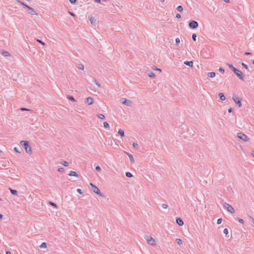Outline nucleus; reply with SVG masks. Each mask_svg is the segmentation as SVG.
I'll return each mask as SVG.
<instances>
[{
  "label": "nucleus",
  "mask_w": 254,
  "mask_h": 254,
  "mask_svg": "<svg viewBox=\"0 0 254 254\" xmlns=\"http://www.w3.org/2000/svg\"><path fill=\"white\" fill-rule=\"evenodd\" d=\"M20 144L25 148L27 153H30L32 152L31 147L29 146V142L27 141H21Z\"/></svg>",
  "instance_id": "nucleus-1"
},
{
  "label": "nucleus",
  "mask_w": 254,
  "mask_h": 254,
  "mask_svg": "<svg viewBox=\"0 0 254 254\" xmlns=\"http://www.w3.org/2000/svg\"><path fill=\"white\" fill-rule=\"evenodd\" d=\"M144 239L149 245L152 246H155L156 245V241L152 237L146 235L144 236Z\"/></svg>",
  "instance_id": "nucleus-2"
},
{
  "label": "nucleus",
  "mask_w": 254,
  "mask_h": 254,
  "mask_svg": "<svg viewBox=\"0 0 254 254\" xmlns=\"http://www.w3.org/2000/svg\"><path fill=\"white\" fill-rule=\"evenodd\" d=\"M237 136L238 138L245 142H249L250 141V138L246 134L242 132H238L237 133Z\"/></svg>",
  "instance_id": "nucleus-3"
},
{
  "label": "nucleus",
  "mask_w": 254,
  "mask_h": 254,
  "mask_svg": "<svg viewBox=\"0 0 254 254\" xmlns=\"http://www.w3.org/2000/svg\"><path fill=\"white\" fill-rule=\"evenodd\" d=\"M222 205L225 208L227 209L228 211L230 212V213H234L235 212V210L233 207L228 203L224 202L222 204Z\"/></svg>",
  "instance_id": "nucleus-4"
},
{
  "label": "nucleus",
  "mask_w": 254,
  "mask_h": 254,
  "mask_svg": "<svg viewBox=\"0 0 254 254\" xmlns=\"http://www.w3.org/2000/svg\"><path fill=\"white\" fill-rule=\"evenodd\" d=\"M232 99L233 100V101L238 105V106L239 107H242V103H241V99L239 97H238L237 95H233V97H232Z\"/></svg>",
  "instance_id": "nucleus-5"
},
{
  "label": "nucleus",
  "mask_w": 254,
  "mask_h": 254,
  "mask_svg": "<svg viewBox=\"0 0 254 254\" xmlns=\"http://www.w3.org/2000/svg\"><path fill=\"white\" fill-rule=\"evenodd\" d=\"M120 101L123 104H125V105H126L127 106H131L132 102L129 100H127L126 98H122L120 100Z\"/></svg>",
  "instance_id": "nucleus-6"
},
{
  "label": "nucleus",
  "mask_w": 254,
  "mask_h": 254,
  "mask_svg": "<svg viewBox=\"0 0 254 254\" xmlns=\"http://www.w3.org/2000/svg\"><path fill=\"white\" fill-rule=\"evenodd\" d=\"M189 26L192 29H195L198 27V24L197 22L194 20H192L189 23Z\"/></svg>",
  "instance_id": "nucleus-7"
},
{
  "label": "nucleus",
  "mask_w": 254,
  "mask_h": 254,
  "mask_svg": "<svg viewBox=\"0 0 254 254\" xmlns=\"http://www.w3.org/2000/svg\"><path fill=\"white\" fill-rule=\"evenodd\" d=\"M234 73L240 79L244 80V76L243 72L241 70L237 69Z\"/></svg>",
  "instance_id": "nucleus-8"
},
{
  "label": "nucleus",
  "mask_w": 254,
  "mask_h": 254,
  "mask_svg": "<svg viewBox=\"0 0 254 254\" xmlns=\"http://www.w3.org/2000/svg\"><path fill=\"white\" fill-rule=\"evenodd\" d=\"M92 190L94 193L99 195L102 197H104V195L103 194V193H102L100 192L99 189L96 186L93 187V189H92Z\"/></svg>",
  "instance_id": "nucleus-9"
},
{
  "label": "nucleus",
  "mask_w": 254,
  "mask_h": 254,
  "mask_svg": "<svg viewBox=\"0 0 254 254\" xmlns=\"http://www.w3.org/2000/svg\"><path fill=\"white\" fill-rule=\"evenodd\" d=\"M93 103V98L89 97H88L87 98H86V101H85V103L89 105H90L92 104Z\"/></svg>",
  "instance_id": "nucleus-10"
},
{
  "label": "nucleus",
  "mask_w": 254,
  "mask_h": 254,
  "mask_svg": "<svg viewBox=\"0 0 254 254\" xmlns=\"http://www.w3.org/2000/svg\"><path fill=\"white\" fill-rule=\"evenodd\" d=\"M89 20L92 25H96V24L97 23V19L95 17L91 16L89 18Z\"/></svg>",
  "instance_id": "nucleus-11"
},
{
  "label": "nucleus",
  "mask_w": 254,
  "mask_h": 254,
  "mask_svg": "<svg viewBox=\"0 0 254 254\" xmlns=\"http://www.w3.org/2000/svg\"><path fill=\"white\" fill-rule=\"evenodd\" d=\"M176 223L179 225V226H183L184 225V222L183 220L179 217L176 218Z\"/></svg>",
  "instance_id": "nucleus-12"
},
{
  "label": "nucleus",
  "mask_w": 254,
  "mask_h": 254,
  "mask_svg": "<svg viewBox=\"0 0 254 254\" xmlns=\"http://www.w3.org/2000/svg\"><path fill=\"white\" fill-rule=\"evenodd\" d=\"M28 13L31 14H35L37 15V12L34 10V9L32 8L31 7H30L28 9Z\"/></svg>",
  "instance_id": "nucleus-13"
},
{
  "label": "nucleus",
  "mask_w": 254,
  "mask_h": 254,
  "mask_svg": "<svg viewBox=\"0 0 254 254\" xmlns=\"http://www.w3.org/2000/svg\"><path fill=\"white\" fill-rule=\"evenodd\" d=\"M127 155V156H128L129 158V160H130V161L132 163H133L134 162V160L133 159V157L132 156V155L127 152H125Z\"/></svg>",
  "instance_id": "nucleus-14"
},
{
  "label": "nucleus",
  "mask_w": 254,
  "mask_h": 254,
  "mask_svg": "<svg viewBox=\"0 0 254 254\" xmlns=\"http://www.w3.org/2000/svg\"><path fill=\"white\" fill-rule=\"evenodd\" d=\"M218 96L220 98V99L222 101H224L226 99L225 96L223 93H220L218 94Z\"/></svg>",
  "instance_id": "nucleus-15"
},
{
  "label": "nucleus",
  "mask_w": 254,
  "mask_h": 254,
  "mask_svg": "<svg viewBox=\"0 0 254 254\" xmlns=\"http://www.w3.org/2000/svg\"><path fill=\"white\" fill-rule=\"evenodd\" d=\"M215 75L216 74L214 72H210L207 73V76L210 78L214 77Z\"/></svg>",
  "instance_id": "nucleus-16"
},
{
  "label": "nucleus",
  "mask_w": 254,
  "mask_h": 254,
  "mask_svg": "<svg viewBox=\"0 0 254 254\" xmlns=\"http://www.w3.org/2000/svg\"><path fill=\"white\" fill-rule=\"evenodd\" d=\"M184 64L189 66L192 67L193 65V62L192 61H186Z\"/></svg>",
  "instance_id": "nucleus-17"
},
{
  "label": "nucleus",
  "mask_w": 254,
  "mask_h": 254,
  "mask_svg": "<svg viewBox=\"0 0 254 254\" xmlns=\"http://www.w3.org/2000/svg\"><path fill=\"white\" fill-rule=\"evenodd\" d=\"M68 175L70 176H78L77 174L75 172L73 171H70L69 173L68 174Z\"/></svg>",
  "instance_id": "nucleus-18"
},
{
  "label": "nucleus",
  "mask_w": 254,
  "mask_h": 254,
  "mask_svg": "<svg viewBox=\"0 0 254 254\" xmlns=\"http://www.w3.org/2000/svg\"><path fill=\"white\" fill-rule=\"evenodd\" d=\"M228 64V66L229 67V68H231V70L234 72H235L236 70L237 69L236 68H235L232 64Z\"/></svg>",
  "instance_id": "nucleus-19"
},
{
  "label": "nucleus",
  "mask_w": 254,
  "mask_h": 254,
  "mask_svg": "<svg viewBox=\"0 0 254 254\" xmlns=\"http://www.w3.org/2000/svg\"><path fill=\"white\" fill-rule=\"evenodd\" d=\"M1 53L4 57H7V56H10V54L8 52L5 51H2Z\"/></svg>",
  "instance_id": "nucleus-20"
},
{
  "label": "nucleus",
  "mask_w": 254,
  "mask_h": 254,
  "mask_svg": "<svg viewBox=\"0 0 254 254\" xmlns=\"http://www.w3.org/2000/svg\"><path fill=\"white\" fill-rule=\"evenodd\" d=\"M9 190L10 191V192L12 194H14V195H17V191L15 190H12L11 189V188H9Z\"/></svg>",
  "instance_id": "nucleus-21"
},
{
  "label": "nucleus",
  "mask_w": 254,
  "mask_h": 254,
  "mask_svg": "<svg viewBox=\"0 0 254 254\" xmlns=\"http://www.w3.org/2000/svg\"><path fill=\"white\" fill-rule=\"evenodd\" d=\"M118 133L122 136H125L124 131L121 129H119Z\"/></svg>",
  "instance_id": "nucleus-22"
},
{
  "label": "nucleus",
  "mask_w": 254,
  "mask_h": 254,
  "mask_svg": "<svg viewBox=\"0 0 254 254\" xmlns=\"http://www.w3.org/2000/svg\"><path fill=\"white\" fill-rule=\"evenodd\" d=\"M147 75L150 77L152 78H154L155 77V75L154 73L152 72H149L147 73Z\"/></svg>",
  "instance_id": "nucleus-23"
},
{
  "label": "nucleus",
  "mask_w": 254,
  "mask_h": 254,
  "mask_svg": "<svg viewBox=\"0 0 254 254\" xmlns=\"http://www.w3.org/2000/svg\"><path fill=\"white\" fill-rule=\"evenodd\" d=\"M175 241L176 243L179 245H182L183 244V242L180 239L177 238L176 239Z\"/></svg>",
  "instance_id": "nucleus-24"
},
{
  "label": "nucleus",
  "mask_w": 254,
  "mask_h": 254,
  "mask_svg": "<svg viewBox=\"0 0 254 254\" xmlns=\"http://www.w3.org/2000/svg\"><path fill=\"white\" fill-rule=\"evenodd\" d=\"M41 248H47V244L45 242L42 243L40 246Z\"/></svg>",
  "instance_id": "nucleus-25"
},
{
  "label": "nucleus",
  "mask_w": 254,
  "mask_h": 254,
  "mask_svg": "<svg viewBox=\"0 0 254 254\" xmlns=\"http://www.w3.org/2000/svg\"><path fill=\"white\" fill-rule=\"evenodd\" d=\"M93 82L96 84L97 85L99 88H101V85L95 79H94L93 80Z\"/></svg>",
  "instance_id": "nucleus-26"
},
{
  "label": "nucleus",
  "mask_w": 254,
  "mask_h": 254,
  "mask_svg": "<svg viewBox=\"0 0 254 254\" xmlns=\"http://www.w3.org/2000/svg\"><path fill=\"white\" fill-rule=\"evenodd\" d=\"M18 1L19 2H20V3H21V4L23 5V7H24V8H27L29 9V8L30 7V6H29L27 5V4H26L24 3L23 2H21V1H19V0H18Z\"/></svg>",
  "instance_id": "nucleus-27"
},
{
  "label": "nucleus",
  "mask_w": 254,
  "mask_h": 254,
  "mask_svg": "<svg viewBox=\"0 0 254 254\" xmlns=\"http://www.w3.org/2000/svg\"><path fill=\"white\" fill-rule=\"evenodd\" d=\"M14 150L15 151L18 153H21V151L19 150H22L21 147H19V148L17 147H14Z\"/></svg>",
  "instance_id": "nucleus-28"
},
{
  "label": "nucleus",
  "mask_w": 254,
  "mask_h": 254,
  "mask_svg": "<svg viewBox=\"0 0 254 254\" xmlns=\"http://www.w3.org/2000/svg\"><path fill=\"white\" fill-rule=\"evenodd\" d=\"M78 68L79 69H81V70H84V65L82 64H78Z\"/></svg>",
  "instance_id": "nucleus-29"
},
{
  "label": "nucleus",
  "mask_w": 254,
  "mask_h": 254,
  "mask_svg": "<svg viewBox=\"0 0 254 254\" xmlns=\"http://www.w3.org/2000/svg\"><path fill=\"white\" fill-rule=\"evenodd\" d=\"M242 65L246 69H247L248 71H250L249 67H248V65L247 64H245L242 63Z\"/></svg>",
  "instance_id": "nucleus-30"
},
{
  "label": "nucleus",
  "mask_w": 254,
  "mask_h": 254,
  "mask_svg": "<svg viewBox=\"0 0 254 254\" xmlns=\"http://www.w3.org/2000/svg\"><path fill=\"white\" fill-rule=\"evenodd\" d=\"M177 10H178L180 12H182L183 10V7H182V6L181 5H179L177 7Z\"/></svg>",
  "instance_id": "nucleus-31"
},
{
  "label": "nucleus",
  "mask_w": 254,
  "mask_h": 254,
  "mask_svg": "<svg viewBox=\"0 0 254 254\" xmlns=\"http://www.w3.org/2000/svg\"><path fill=\"white\" fill-rule=\"evenodd\" d=\"M126 176L128 178H131L132 177L131 173L128 172H126Z\"/></svg>",
  "instance_id": "nucleus-32"
},
{
  "label": "nucleus",
  "mask_w": 254,
  "mask_h": 254,
  "mask_svg": "<svg viewBox=\"0 0 254 254\" xmlns=\"http://www.w3.org/2000/svg\"><path fill=\"white\" fill-rule=\"evenodd\" d=\"M67 98H68L69 100H71V101H73V102L75 101V100L74 98H73V96H72L68 95V96H67Z\"/></svg>",
  "instance_id": "nucleus-33"
},
{
  "label": "nucleus",
  "mask_w": 254,
  "mask_h": 254,
  "mask_svg": "<svg viewBox=\"0 0 254 254\" xmlns=\"http://www.w3.org/2000/svg\"><path fill=\"white\" fill-rule=\"evenodd\" d=\"M104 127L105 128H109V125L107 122H104Z\"/></svg>",
  "instance_id": "nucleus-34"
},
{
  "label": "nucleus",
  "mask_w": 254,
  "mask_h": 254,
  "mask_svg": "<svg viewBox=\"0 0 254 254\" xmlns=\"http://www.w3.org/2000/svg\"><path fill=\"white\" fill-rule=\"evenodd\" d=\"M98 117L101 119H105V116L103 114H99L98 115Z\"/></svg>",
  "instance_id": "nucleus-35"
},
{
  "label": "nucleus",
  "mask_w": 254,
  "mask_h": 254,
  "mask_svg": "<svg viewBox=\"0 0 254 254\" xmlns=\"http://www.w3.org/2000/svg\"><path fill=\"white\" fill-rule=\"evenodd\" d=\"M196 38V35L195 34H192V39L193 41H195Z\"/></svg>",
  "instance_id": "nucleus-36"
},
{
  "label": "nucleus",
  "mask_w": 254,
  "mask_h": 254,
  "mask_svg": "<svg viewBox=\"0 0 254 254\" xmlns=\"http://www.w3.org/2000/svg\"><path fill=\"white\" fill-rule=\"evenodd\" d=\"M62 164L63 166L66 167L68 165V163L67 161H64Z\"/></svg>",
  "instance_id": "nucleus-37"
},
{
  "label": "nucleus",
  "mask_w": 254,
  "mask_h": 254,
  "mask_svg": "<svg viewBox=\"0 0 254 254\" xmlns=\"http://www.w3.org/2000/svg\"><path fill=\"white\" fill-rule=\"evenodd\" d=\"M132 146H133V147L134 148H138V145L137 143H135V142H133L132 143Z\"/></svg>",
  "instance_id": "nucleus-38"
},
{
  "label": "nucleus",
  "mask_w": 254,
  "mask_h": 254,
  "mask_svg": "<svg viewBox=\"0 0 254 254\" xmlns=\"http://www.w3.org/2000/svg\"><path fill=\"white\" fill-rule=\"evenodd\" d=\"M161 206H162V208L163 209H167L168 207L167 205L166 204H162Z\"/></svg>",
  "instance_id": "nucleus-39"
},
{
  "label": "nucleus",
  "mask_w": 254,
  "mask_h": 254,
  "mask_svg": "<svg viewBox=\"0 0 254 254\" xmlns=\"http://www.w3.org/2000/svg\"><path fill=\"white\" fill-rule=\"evenodd\" d=\"M219 71L220 72H221L222 73H224V72H225V70H224L223 68H222V67H220V68H219Z\"/></svg>",
  "instance_id": "nucleus-40"
},
{
  "label": "nucleus",
  "mask_w": 254,
  "mask_h": 254,
  "mask_svg": "<svg viewBox=\"0 0 254 254\" xmlns=\"http://www.w3.org/2000/svg\"><path fill=\"white\" fill-rule=\"evenodd\" d=\"M222 221V219L221 218H219L217 220V223L218 224H220L221 223Z\"/></svg>",
  "instance_id": "nucleus-41"
},
{
  "label": "nucleus",
  "mask_w": 254,
  "mask_h": 254,
  "mask_svg": "<svg viewBox=\"0 0 254 254\" xmlns=\"http://www.w3.org/2000/svg\"><path fill=\"white\" fill-rule=\"evenodd\" d=\"M223 233L225 234V235H227L228 233V230L227 228H225L223 230Z\"/></svg>",
  "instance_id": "nucleus-42"
},
{
  "label": "nucleus",
  "mask_w": 254,
  "mask_h": 254,
  "mask_svg": "<svg viewBox=\"0 0 254 254\" xmlns=\"http://www.w3.org/2000/svg\"><path fill=\"white\" fill-rule=\"evenodd\" d=\"M95 169L98 172H100L101 170V167L100 166L96 167Z\"/></svg>",
  "instance_id": "nucleus-43"
},
{
  "label": "nucleus",
  "mask_w": 254,
  "mask_h": 254,
  "mask_svg": "<svg viewBox=\"0 0 254 254\" xmlns=\"http://www.w3.org/2000/svg\"><path fill=\"white\" fill-rule=\"evenodd\" d=\"M237 220H238V221L241 223H244V221L242 219L240 218H237Z\"/></svg>",
  "instance_id": "nucleus-44"
},
{
  "label": "nucleus",
  "mask_w": 254,
  "mask_h": 254,
  "mask_svg": "<svg viewBox=\"0 0 254 254\" xmlns=\"http://www.w3.org/2000/svg\"><path fill=\"white\" fill-rule=\"evenodd\" d=\"M175 42L177 44H178L180 42V39L179 38H177L175 39Z\"/></svg>",
  "instance_id": "nucleus-45"
},
{
  "label": "nucleus",
  "mask_w": 254,
  "mask_h": 254,
  "mask_svg": "<svg viewBox=\"0 0 254 254\" xmlns=\"http://www.w3.org/2000/svg\"><path fill=\"white\" fill-rule=\"evenodd\" d=\"M36 41L38 42H39V43H41L43 45H45V43L44 42H43L41 40H39V39H37Z\"/></svg>",
  "instance_id": "nucleus-46"
},
{
  "label": "nucleus",
  "mask_w": 254,
  "mask_h": 254,
  "mask_svg": "<svg viewBox=\"0 0 254 254\" xmlns=\"http://www.w3.org/2000/svg\"><path fill=\"white\" fill-rule=\"evenodd\" d=\"M49 203H50L52 206H55V207H56V206H57L56 204L55 203L53 202H51V201H50V202H49Z\"/></svg>",
  "instance_id": "nucleus-47"
},
{
  "label": "nucleus",
  "mask_w": 254,
  "mask_h": 254,
  "mask_svg": "<svg viewBox=\"0 0 254 254\" xmlns=\"http://www.w3.org/2000/svg\"><path fill=\"white\" fill-rule=\"evenodd\" d=\"M77 192H78L79 194L82 193V191L81 190H80L79 189H77Z\"/></svg>",
  "instance_id": "nucleus-48"
},
{
  "label": "nucleus",
  "mask_w": 254,
  "mask_h": 254,
  "mask_svg": "<svg viewBox=\"0 0 254 254\" xmlns=\"http://www.w3.org/2000/svg\"><path fill=\"white\" fill-rule=\"evenodd\" d=\"M181 17V15L179 13L176 14V17L177 18H180Z\"/></svg>",
  "instance_id": "nucleus-49"
},
{
  "label": "nucleus",
  "mask_w": 254,
  "mask_h": 254,
  "mask_svg": "<svg viewBox=\"0 0 254 254\" xmlns=\"http://www.w3.org/2000/svg\"><path fill=\"white\" fill-rule=\"evenodd\" d=\"M64 170V169L63 168H60L58 169V171L59 172H63Z\"/></svg>",
  "instance_id": "nucleus-50"
},
{
  "label": "nucleus",
  "mask_w": 254,
  "mask_h": 254,
  "mask_svg": "<svg viewBox=\"0 0 254 254\" xmlns=\"http://www.w3.org/2000/svg\"><path fill=\"white\" fill-rule=\"evenodd\" d=\"M71 3H75L76 0H69Z\"/></svg>",
  "instance_id": "nucleus-51"
},
{
  "label": "nucleus",
  "mask_w": 254,
  "mask_h": 254,
  "mask_svg": "<svg viewBox=\"0 0 254 254\" xmlns=\"http://www.w3.org/2000/svg\"><path fill=\"white\" fill-rule=\"evenodd\" d=\"M250 219H251V221L252 222V223L254 224V218L252 217H250Z\"/></svg>",
  "instance_id": "nucleus-52"
},
{
  "label": "nucleus",
  "mask_w": 254,
  "mask_h": 254,
  "mask_svg": "<svg viewBox=\"0 0 254 254\" xmlns=\"http://www.w3.org/2000/svg\"><path fill=\"white\" fill-rule=\"evenodd\" d=\"M68 12L70 14V15H71L72 16H75V14L71 12L70 11H68Z\"/></svg>",
  "instance_id": "nucleus-53"
},
{
  "label": "nucleus",
  "mask_w": 254,
  "mask_h": 254,
  "mask_svg": "<svg viewBox=\"0 0 254 254\" xmlns=\"http://www.w3.org/2000/svg\"><path fill=\"white\" fill-rule=\"evenodd\" d=\"M233 111V109L232 108H230L228 109V112L231 113Z\"/></svg>",
  "instance_id": "nucleus-54"
},
{
  "label": "nucleus",
  "mask_w": 254,
  "mask_h": 254,
  "mask_svg": "<svg viewBox=\"0 0 254 254\" xmlns=\"http://www.w3.org/2000/svg\"><path fill=\"white\" fill-rule=\"evenodd\" d=\"M21 110H22V111H28V110H29V109H26V108H22L21 109Z\"/></svg>",
  "instance_id": "nucleus-55"
},
{
  "label": "nucleus",
  "mask_w": 254,
  "mask_h": 254,
  "mask_svg": "<svg viewBox=\"0 0 254 254\" xmlns=\"http://www.w3.org/2000/svg\"><path fill=\"white\" fill-rule=\"evenodd\" d=\"M153 69H155V70H159L160 71H161V69L158 68L157 67H155V68H154Z\"/></svg>",
  "instance_id": "nucleus-56"
},
{
  "label": "nucleus",
  "mask_w": 254,
  "mask_h": 254,
  "mask_svg": "<svg viewBox=\"0 0 254 254\" xmlns=\"http://www.w3.org/2000/svg\"><path fill=\"white\" fill-rule=\"evenodd\" d=\"M245 54L246 55H250L251 54V53L250 52H246Z\"/></svg>",
  "instance_id": "nucleus-57"
},
{
  "label": "nucleus",
  "mask_w": 254,
  "mask_h": 254,
  "mask_svg": "<svg viewBox=\"0 0 254 254\" xmlns=\"http://www.w3.org/2000/svg\"><path fill=\"white\" fill-rule=\"evenodd\" d=\"M90 185L92 187V189H93V186H95L94 185H93L92 183H90Z\"/></svg>",
  "instance_id": "nucleus-58"
},
{
  "label": "nucleus",
  "mask_w": 254,
  "mask_h": 254,
  "mask_svg": "<svg viewBox=\"0 0 254 254\" xmlns=\"http://www.w3.org/2000/svg\"><path fill=\"white\" fill-rule=\"evenodd\" d=\"M94 1L98 3H100L101 2V0H94Z\"/></svg>",
  "instance_id": "nucleus-59"
},
{
  "label": "nucleus",
  "mask_w": 254,
  "mask_h": 254,
  "mask_svg": "<svg viewBox=\"0 0 254 254\" xmlns=\"http://www.w3.org/2000/svg\"><path fill=\"white\" fill-rule=\"evenodd\" d=\"M251 154H252V155L253 157H254V151H253L251 152Z\"/></svg>",
  "instance_id": "nucleus-60"
},
{
  "label": "nucleus",
  "mask_w": 254,
  "mask_h": 254,
  "mask_svg": "<svg viewBox=\"0 0 254 254\" xmlns=\"http://www.w3.org/2000/svg\"><path fill=\"white\" fill-rule=\"evenodd\" d=\"M5 254H11V253L9 251H7V252H6Z\"/></svg>",
  "instance_id": "nucleus-61"
},
{
  "label": "nucleus",
  "mask_w": 254,
  "mask_h": 254,
  "mask_svg": "<svg viewBox=\"0 0 254 254\" xmlns=\"http://www.w3.org/2000/svg\"><path fill=\"white\" fill-rule=\"evenodd\" d=\"M224 1L226 2H229V0H223Z\"/></svg>",
  "instance_id": "nucleus-62"
},
{
  "label": "nucleus",
  "mask_w": 254,
  "mask_h": 254,
  "mask_svg": "<svg viewBox=\"0 0 254 254\" xmlns=\"http://www.w3.org/2000/svg\"><path fill=\"white\" fill-rule=\"evenodd\" d=\"M2 215L0 214V219L2 218Z\"/></svg>",
  "instance_id": "nucleus-63"
},
{
  "label": "nucleus",
  "mask_w": 254,
  "mask_h": 254,
  "mask_svg": "<svg viewBox=\"0 0 254 254\" xmlns=\"http://www.w3.org/2000/svg\"><path fill=\"white\" fill-rule=\"evenodd\" d=\"M252 63L254 64V60H252Z\"/></svg>",
  "instance_id": "nucleus-64"
}]
</instances>
